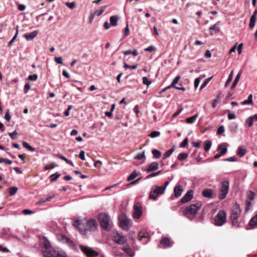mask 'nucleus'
Returning <instances> with one entry per match:
<instances>
[{
  "label": "nucleus",
  "mask_w": 257,
  "mask_h": 257,
  "mask_svg": "<svg viewBox=\"0 0 257 257\" xmlns=\"http://www.w3.org/2000/svg\"><path fill=\"white\" fill-rule=\"evenodd\" d=\"M241 75V71L238 72L237 74L236 75L231 86V89H233L237 85V84L240 79Z\"/></svg>",
  "instance_id": "23"
},
{
  "label": "nucleus",
  "mask_w": 257,
  "mask_h": 257,
  "mask_svg": "<svg viewBox=\"0 0 257 257\" xmlns=\"http://www.w3.org/2000/svg\"><path fill=\"white\" fill-rule=\"evenodd\" d=\"M55 195H53L52 196H50L46 198L45 199L42 198V199H40L39 201H38L36 203V204L37 205H41V204L44 203L46 202H49L55 197Z\"/></svg>",
  "instance_id": "22"
},
{
  "label": "nucleus",
  "mask_w": 257,
  "mask_h": 257,
  "mask_svg": "<svg viewBox=\"0 0 257 257\" xmlns=\"http://www.w3.org/2000/svg\"><path fill=\"white\" fill-rule=\"evenodd\" d=\"M114 241L119 244H122L126 241V237L124 236L120 235L118 232L116 233L115 235L113 237Z\"/></svg>",
  "instance_id": "14"
},
{
  "label": "nucleus",
  "mask_w": 257,
  "mask_h": 257,
  "mask_svg": "<svg viewBox=\"0 0 257 257\" xmlns=\"http://www.w3.org/2000/svg\"><path fill=\"white\" fill-rule=\"evenodd\" d=\"M129 32H130L129 29H128V25L127 24L125 28L123 31V37H127L129 34Z\"/></svg>",
  "instance_id": "48"
},
{
  "label": "nucleus",
  "mask_w": 257,
  "mask_h": 257,
  "mask_svg": "<svg viewBox=\"0 0 257 257\" xmlns=\"http://www.w3.org/2000/svg\"><path fill=\"white\" fill-rule=\"evenodd\" d=\"M228 118L229 119H233L235 118V115L234 113L229 111L228 113Z\"/></svg>",
  "instance_id": "61"
},
{
  "label": "nucleus",
  "mask_w": 257,
  "mask_h": 257,
  "mask_svg": "<svg viewBox=\"0 0 257 257\" xmlns=\"http://www.w3.org/2000/svg\"><path fill=\"white\" fill-rule=\"evenodd\" d=\"M156 50V48L154 47L153 46H150L148 47V48H146L145 49V51H148V52H153L154 51H155Z\"/></svg>",
  "instance_id": "57"
},
{
  "label": "nucleus",
  "mask_w": 257,
  "mask_h": 257,
  "mask_svg": "<svg viewBox=\"0 0 257 257\" xmlns=\"http://www.w3.org/2000/svg\"><path fill=\"white\" fill-rule=\"evenodd\" d=\"M225 131L224 127L223 125L219 126L217 130V134L220 135L223 134Z\"/></svg>",
  "instance_id": "47"
},
{
  "label": "nucleus",
  "mask_w": 257,
  "mask_h": 257,
  "mask_svg": "<svg viewBox=\"0 0 257 257\" xmlns=\"http://www.w3.org/2000/svg\"><path fill=\"white\" fill-rule=\"evenodd\" d=\"M30 89V85L27 83L25 84L24 88V91L25 93H27Z\"/></svg>",
  "instance_id": "56"
},
{
  "label": "nucleus",
  "mask_w": 257,
  "mask_h": 257,
  "mask_svg": "<svg viewBox=\"0 0 257 257\" xmlns=\"http://www.w3.org/2000/svg\"><path fill=\"white\" fill-rule=\"evenodd\" d=\"M253 119H252V117L250 116L246 119L245 123L248 127H251L253 125Z\"/></svg>",
  "instance_id": "42"
},
{
  "label": "nucleus",
  "mask_w": 257,
  "mask_h": 257,
  "mask_svg": "<svg viewBox=\"0 0 257 257\" xmlns=\"http://www.w3.org/2000/svg\"><path fill=\"white\" fill-rule=\"evenodd\" d=\"M197 117L198 114H195L194 116L187 118L186 121L188 123H192L195 122Z\"/></svg>",
  "instance_id": "33"
},
{
  "label": "nucleus",
  "mask_w": 257,
  "mask_h": 257,
  "mask_svg": "<svg viewBox=\"0 0 257 257\" xmlns=\"http://www.w3.org/2000/svg\"><path fill=\"white\" fill-rule=\"evenodd\" d=\"M188 144V139L186 138L183 142L180 144V148H185Z\"/></svg>",
  "instance_id": "54"
},
{
  "label": "nucleus",
  "mask_w": 257,
  "mask_h": 257,
  "mask_svg": "<svg viewBox=\"0 0 257 257\" xmlns=\"http://www.w3.org/2000/svg\"><path fill=\"white\" fill-rule=\"evenodd\" d=\"M98 220L100 226L105 230L109 231L111 229L112 222L109 215L107 213H99L98 215Z\"/></svg>",
  "instance_id": "4"
},
{
  "label": "nucleus",
  "mask_w": 257,
  "mask_h": 257,
  "mask_svg": "<svg viewBox=\"0 0 257 257\" xmlns=\"http://www.w3.org/2000/svg\"><path fill=\"white\" fill-rule=\"evenodd\" d=\"M211 145H212V143L210 141H205L204 142V150L206 152H208L211 147Z\"/></svg>",
  "instance_id": "28"
},
{
  "label": "nucleus",
  "mask_w": 257,
  "mask_h": 257,
  "mask_svg": "<svg viewBox=\"0 0 257 257\" xmlns=\"http://www.w3.org/2000/svg\"><path fill=\"white\" fill-rule=\"evenodd\" d=\"M159 168V163L157 162H153L150 164L148 168L146 169L147 172H150L157 170Z\"/></svg>",
  "instance_id": "20"
},
{
  "label": "nucleus",
  "mask_w": 257,
  "mask_h": 257,
  "mask_svg": "<svg viewBox=\"0 0 257 257\" xmlns=\"http://www.w3.org/2000/svg\"><path fill=\"white\" fill-rule=\"evenodd\" d=\"M169 183V181H166L163 186H155V189H154V190L156 191L157 193L158 194H162L164 193V191Z\"/></svg>",
  "instance_id": "16"
},
{
  "label": "nucleus",
  "mask_w": 257,
  "mask_h": 257,
  "mask_svg": "<svg viewBox=\"0 0 257 257\" xmlns=\"http://www.w3.org/2000/svg\"><path fill=\"white\" fill-rule=\"evenodd\" d=\"M142 178H139V179H137L136 180H135V181H132V182H131L130 183L127 184L126 185V186L127 187H128V186H131V185L136 184H137V183H138V182L141 180V179Z\"/></svg>",
  "instance_id": "55"
},
{
  "label": "nucleus",
  "mask_w": 257,
  "mask_h": 257,
  "mask_svg": "<svg viewBox=\"0 0 257 257\" xmlns=\"http://www.w3.org/2000/svg\"><path fill=\"white\" fill-rule=\"evenodd\" d=\"M255 194L253 192L250 191L247 196V200L252 201L254 198Z\"/></svg>",
  "instance_id": "45"
},
{
  "label": "nucleus",
  "mask_w": 257,
  "mask_h": 257,
  "mask_svg": "<svg viewBox=\"0 0 257 257\" xmlns=\"http://www.w3.org/2000/svg\"><path fill=\"white\" fill-rule=\"evenodd\" d=\"M143 82L144 84L147 85V86H149L152 83V82L150 80H149L147 77H143Z\"/></svg>",
  "instance_id": "51"
},
{
  "label": "nucleus",
  "mask_w": 257,
  "mask_h": 257,
  "mask_svg": "<svg viewBox=\"0 0 257 257\" xmlns=\"http://www.w3.org/2000/svg\"><path fill=\"white\" fill-rule=\"evenodd\" d=\"M241 212L239 204L235 203L231 209L230 216L231 225L235 228L241 227L244 224L243 219L240 218Z\"/></svg>",
  "instance_id": "2"
},
{
  "label": "nucleus",
  "mask_w": 257,
  "mask_h": 257,
  "mask_svg": "<svg viewBox=\"0 0 257 257\" xmlns=\"http://www.w3.org/2000/svg\"><path fill=\"white\" fill-rule=\"evenodd\" d=\"M41 240L43 243L42 251L44 257H55L50 251L51 244L48 238L43 236Z\"/></svg>",
  "instance_id": "7"
},
{
  "label": "nucleus",
  "mask_w": 257,
  "mask_h": 257,
  "mask_svg": "<svg viewBox=\"0 0 257 257\" xmlns=\"http://www.w3.org/2000/svg\"><path fill=\"white\" fill-rule=\"evenodd\" d=\"M80 248L87 256L89 257L96 256L98 254V252L97 251L88 246L80 245Z\"/></svg>",
  "instance_id": "9"
},
{
  "label": "nucleus",
  "mask_w": 257,
  "mask_h": 257,
  "mask_svg": "<svg viewBox=\"0 0 257 257\" xmlns=\"http://www.w3.org/2000/svg\"><path fill=\"white\" fill-rule=\"evenodd\" d=\"M38 31H34L31 33L25 34L24 37L27 41L32 40L38 35Z\"/></svg>",
  "instance_id": "19"
},
{
  "label": "nucleus",
  "mask_w": 257,
  "mask_h": 257,
  "mask_svg": "<svg viewBox=\"0 0 257 257\" xmlns=\"http://www.w3.org/2000/svg\"><path fill=\"white\" fill-rule=\"evenodd\" d=\"M55 253L56 254L57 257H66L67 256L66 253L62 250L58 251L57 253L56 252V251H55Z\"/></svg>",
  "instance_id": "44"
},
{
  "label": "nucleus",
  "mask_w": 257,
  "mask_h": 257,
  "mask_svg": "<svg viewBox=\"0 0 257 257\" xmlns=\"http://www.w3.org/2000/svg\"><path fill=\"white\" fill-rule=\"evenodd\" d=\"M22 144H23V146L25 148H26V149H27L28 150H29L30 151L34 152L35 151V148H34L33 147H32L30 145H29V144L27 142H23Z\"/></svg>",
  "instance_id": "37"
},
{
  "label": "nucleus",
  "mask_w": 257,
  "mask_h": 257,
  "mask_svg": "<svg viewBox=\"0 0 257 257\" xmlns=\"http://www.w3.org/2000/svg\"><path fill=\"white\" fill-rule=\"evenodd\" d=\"M38 79V75L36 74L29 76L28 79L31 81H36Z\"/></svg>",
  "instance_id": "50"
},
{
  "label": "nucleus",
  "mask_w": 257,
  "mask_h": 257,
  "mask_svg": "<svg viewBox=\"0 0 257 257\" xmlns=\"http://www.w3.org/2000/svg\"><path fill=\"white\" fill-rule=\"evenodd\" d=\"M135 231H131L129 233V236H130L131 239L133 241V242L135 241Z\"/></svg>",
  "instance_id": "64"
},
{
  "label": "nucleus",
  "mask_w": 257,
  "mask_h": 257,
  "mask_svg": "<svg viewBox=\"0 0 257 257\" xmlns=\"http://www.w3.org/2000/svg\"><path fill=\"white\" fill-rule=\"evenodd\" d=\"M18 188L17 187H11L9 188L8 191L11 196L14 195L17 192Z\"/></svg>",
  "instance_id": "30"
},
{
  "label": "nucleus",
  "mask_w": 257,
  "mask_h": 257,
  "mask_svg": "<svg viewBox=\"0 0 257 257\" xmlns=\"http://www.w3.org/2000/svg\"><path fill=\"white\" fill-rule=\"evenodd\" d=\"M226 222V213L223 210H219L214 218V224L221 226Z\"/></svg>",
  "instance_id": "6"
},
{
  "label": "nucleus",
  "mask_w": 257,
  "mask_h": 257,
  "mask_svg": "<svg viewBox=\"0 0 257 257\" xmlns=\"http://www.w3.org/2000/svg\"><path fill=\"white\" fill-rule=\"evenodd\" d=\"M56 166H57V165H56V163H51L50 164L46 165L45 166L44 169H45V170H50V169H52L54 168Z\"/></svg>",
  "instance_id": "43"
},
{
  "label": "nucleus",
  "mask_w": 257,
  "mask_h": 257,
  "mask_svg": "<svg viewBox=\"0 0 257 257\" xmlns=\"http://www.w3.org/2000/svg\"><path fill=\"white\" fill-rule=\"evenodd\" d=\"M256 19L254 18V17H251L250 18V22L249 24V27L250 29H253L255 24Z\"/></svg>",
  "instance_id": "40"
},
{
  "label": "nucleus",
  "mask_w": 257,
  "mask_h": 257,
  "mask_svg": "<svg viewBox=\"0 0 257 257\" xmlns=\"http://www.w3.org/2000/svg\"><path fill=\"white\" fill-rule=\"evenodd\" d=\"M158 194L157 193L156 191H155L154 190L152 191H151L149 195V198L151 199L155 200L156 199L157 196Z\"/></svg>",
  "instance_id": "41"
},
{
  "label": "nucleus",
  "mask_w": 257,
  "mask_h": 257,
  "mask_svg": "<svg viewBox=\"0 0 257 257\" xmlns=\"http://www.w3.org/2000/svg\"><path fill=\"white\" fill-rule=\"evenodd\" d=\"M152 153L154 156V157L156 159H159L161 156V153L160 151L158 150L154 149L152 150Z\"/></svg>",
  "instance_id": "36"
},
{
  "label": "nucleus",
  "mask_w": 257,
  "mask_h": 257,
  "mask_svg": "<svg viewBox=\"0 0 257 257\" xmlns=\"http://www.w3.org/2000/svg\"><path fill=\"white\" fill-rule=\"evenodd\" d=\"M220 102V100L218 99H214L212 103V106L213 108H215L217 104Z\"/></svg>",
  "instance_id": "63"
},
{
  "label": "nucleus",
  "mask_w": 257,
  "mask_h": 257,
  "mask_svg": "<svg viewBox=\"0 0 257 257\" xmlns=\"http://www.w3.org/2000/svg\"><path fill=\"white\" fill-rule=\"evenodd\" d=\"M246 152V150L244 147H240L238 149V150L237 152V155L239 157H242L245 155Z\"/></svg>",
  "instance_id": "24"
},
{
  "label": "nucleus",
  "mask_w": 257,
  "mask_h": 257,
  "mask_svg": "<svg viewBox=\"0 0 257 257\" xmlns=\"http://www.w3.org/2000/svg\"><path fill=\"white\" fill-rule=\"evenodd\" d=\"M139 239L143 241V243H147L150 240V235L148 232L145 230H141L138 235Z\"/></svg>",
  "instance_id": "11"
},
{
  "label": "nucleus",
  "mask_w": 257,
  "mask_h": 257,
  "mask_svg": "<svg viewBox=\"0 0 257 257\" xmlns=\"http://www.w3.org/2000/svg\"><path fill=\"white\" fill-rule=\"evenodd\" d=\"M65 5L71 9H73L75 8V5L74 3L66 2Z\"/></svg>",
  "instance_id": "52"
},
{
  "label": "nucleus",
  "mask_w": 257,
  "mask_h": 257,
  "mask_svg": "<svg viewBox=\"0 0 257 257\" xmlns=\"http://www.w3.org/2000/svg\"><path fill=\"white\" fill-rule=\"evenodd\" d=\"M162 175V171H158L155 173H153L150 175H148V176H147V177H155L156 176H158V175Z\"/></svg>",
  "instance_id": "53"
},
{
  "label": "nucleus",
  "mask_w": 257,
  "mask_h": 257,
  "mask_svg": "<svg viewBox=\"0 0 257 257\" xmlns=\"http://www.w3.org/2000/svg\"><path fill=\"white\" fill-rule=\"evenodd\" d=\"M248 224L252 227L257 224V213L250 220Z\"/></svg>",
  "instance_id": "26"
},
{
  "label": "nucleus",
  "mask_w": 257,
  "mask_h": 257,
  "mask_svg": "<svg viewBox=\"0 0 257 257\" xmlns=\"http://www.w3.org/2000/svg\"><path fill=\"white\" fill-rule=\"evenodd\" d=\"M174 150H174V148L172 147L171 149H170L169 150L166 152L164 153V154L163 155V159H166L167 158H168L169 157H170L171 155V154L173 153Z\"/></svg>",
  "instance_id": "29"
},
{
  "label": "nucleus",
  "mask_w": 257,
  "mask_h": 257,
  "mask_svg": "<svg viewBox=\"0 0 257 257\" xmlns=\"http://www.w3.org/2000/svg\"><path fill=\"white\" fill-rule=\"evenodd\" d=\"M180 78V76H177L173 80L172 84L170 85V87L175 88V87H176V84L178 83Z\"/></svg>",
  "instance_id": "39"
},
{
  "label": "nucleus",
  "mask_w": 257,
  "mask_h": 257,
  "mask_svg": "<svg viewBox=\"0 0 257 257\" xmlns=\"http://www.w3.org/2000/svg\"><path fill=\"white\" fill-rule=\"evenodd\" d=\"M160 135V132L159 131L152 132L149 136L152 138H154L159 137Z\"/></svg>",
  "instance_id": "46"
},
{
  "label": "nucleus",
  "mask_w": 257,
  "mask_h": 257,
  "mask_svg": "<svg viewBox=\"0 0 257 257\" xmlns=\"http://www.w3.org/2000/svg\"><path fill=\"white\" fill-rule=\"evenodd\" d=\"M59 239L64 242L67 243L71 246H74L75 245L74 242L64 235H60L59 236Z\"/></svg>",
  "instance_id": "18"
},
{
  "label": "nucleus",
  "mask_w": 257,
  "mask_h": 257,
  "mask_svg": "<svg viewBox=\"0 0 257 257\" xmlns=\"http://www.w3.org/2000/svg\"><path fill=\"white\" fill-rule=\"evenodd\" d=\"M194 192L192 190H189L181 198L180 202L185 203L190 201L193 197Z\"/></svg>",
  "instance_id": "13"
},
{
  "label": "nucleus",
  "mask_w": 257,
  "mask_h": 257,
  "mask_svg": "<svg viewBox=\"0 0 257 257\" xmlns=\"http://www.w3.org/2000/svg\"><path fill=\"white\" fill-rule=\"evenodd\" d=\"M201 193L203 197L209 199L213 198L215 195L214 190L208 188L203 189Z\"/></svg>",
  "instance_id": "15"
},
{
  "label": "nucleus",
  "mask_w": 257,
  "mask_h": 257,
  "mask_svg": "<svg viewBox=\"0 0 257 257\" xmlns=\"http://www.w3.org/2000/svg\"><path fill=\"white\" fill-rule=\"evenodd\" d=\"M224 161H228V162H235L237 161V158L233 156V157H231L230 158L225 159L224 160Z\"/></svg>",
  "instance_id": "59"
},
{
  "label": "nucleus",
  "mask_w": 257,
  "mask_h": 257,
  "mask_svg": "<svg viewBox=\"0 0 257 257\" xmlns=\"http://www.w3.org/2000/svg\"><path fill=\"white\" fill-rule=\"evenodd\" d=\"M55 62L59 64H61L63 63L62 58L61 57H55L54 58Z\"/></svg>",
  "instance_id": "62"
},
{
  "label": "nucleus",
  "mask_w": 257,
  "mask_h": 257,
  "mask_svg": "<svg viewBox=\"0 0 257 257\" xmlns=\"http://www.w3.org/2000/svg\"><path fill=\"white\" fill-rule=\"evenodd\" d=\"M233 71H231L228 76V77L225 83L224 87L225 88H226L228 86L229 84L231 81L232 78H233Z\"/></svg>",
  "instance_id": "31"
},
{
  "label": "nucleus",
  "mask_w": 257,
  "mask_h": 257,
  "mask_svg": "<svg viewBox=\"0 0 257 257\" xmlns=\"http://www.w3.org/2000/svg\"><path fill=\"white\" fill-rule=\"evenodd\" d=\"M78 156L82 160H85V152L83 150H81Z\"/></svg>",
  "instance_id": "58"
},
{
  "label": "nucleus",
  "mask_w": 257,
  "mask_h": 257,
  "mask_svg": "<svg viewBox=\"0 0 257 257\" xmlns=\"http://www.w3.org/2000/svg\"><path fill=\"white\" fill-rule=\"evenodd\" d=\"M212 78V77H209L207 79H206L202 83V84L201 85V86L200 87V89L199 90H201L202 89H203L204 87H205L206 86V85L208 84V83L209 82V81L211 80V79Z\"/></svg>",
  "instance_id": "34"
},
{
  "label": "nucleus",
  "mask_w": 257,
  "mask_h": 257,
  "mask_svg": "<svg viewBox=\"0 0 257 257\" xmlns=\"http://www.w3.org/2000/svg\"><path fill=\"white\" fill-rule=\"evenodd\" d=\"M174 242L171 241L170 239L167 237H163L160 241V244L162 245L163 248H169L173 246Z\"/></svg>",
  "instance_id": "12"
},
{
  "label": "nucleus",
  "mask_w": 257,
  "mask_h": 257,
  "mask_svg": "<svg viewBox=\"0 0 257 257\" xmlns=\"http://www.w3.org/2000/svg\"><path fill=\"white\" fill-rule=\"evenodd\" d=\"M188 156L187 153H180L178 155L177 159L180 161H183L188 157Z\"/></svg>",
  "instance_id": "35"
},
{
  "label": "nucleus",
  "mask_w": 257,
  "mask_h": 257,
  "mask_svg": "<svg viewBox=\"0 0 257 257\" xmlns=\"http://www.w3.org/2000/svg\"><path fill=\"white\" fill-rule=\"evenodd\" d=\"M143 214L142 207L140 204L138 203L134 205L133 217L138 219L141 217Z\"/></svg>",
  "instance_id": "10"
},
{
  "label": "nucleus",
  "mask_w": 257,
  "mask_h": 257,
  "mask_svg": "<svg viewBox=\"0 0 257 257\" xmlns=\"http://www.w3.org/2000/svg\"><path fill=\"white\" fill-rule=\"evenodd\" d=\"M105 8H106V6L102 7L99 9L95 11V12L94 13L93 15L95 16H97L101 15L105 11Z\"/></svg>",
  "instance_id": "32"
},
{
  "label": "nucleus",
  "mask_w": 257,
  "mask_h": 257,
  "mask_svg": "<svg viewBox=\"0 0 257 257\" xmlns=\"http://www.w3.org/2000/svg\"><path fill=\"white\" fill-rule=\"evenodd\" d=\"M122 250L127 253L129 256L133 257L135 255V252L133 251L128 245H126L122 248Z\"/></svg>",
  "instance_id": "21"
},
{
  "label": "nucleus",
  "mask_w": 257,
  "mask_h": 257,
  "mask_svg": "<svg viewBox=\"0 0 257 257\" xmlns=\"http://www.w3.org/2000/svg\"><path fill=\"white\" fill-rule=\"evenodd\" d=\"M145 158V152L143 151L142 153L137 154L135 157L134 159L136 160H141L142 159Z\"/></svg>",
  "instance_id": "38"
},
{
  "label": "nucleus",
  "mask_w": 257,
  "mask_h": 257,
  "mask_svg": "<svg viewBox=\"0 0 257 257\" xmlns=\"http://www.w3.org/2000/svg\"><path fill=\"white\" fill-rule=\"evenodd\" d=\"M202 206V202L197 201L186 206L182 211L183 215L192 220Z\"/></svg>",
  "instance_id": "3"
},
{
  "label": "nucleus",
  "mask_w": 257,
  "mask_h": 257,
  "mask_svg": "<svg viewBox=\"0 0 257 257\" xmlns=\"http://www.w3.org/2000/svg\"><path fill=\"white\" fill-rule=\"evenodd\" d=\"M182 187L180 185H176L174 188V194L176 198L181 196L183 192Z\"/></svg>",
  "instance_id": "17"
},
{
  "label": "nucleus",
  "mask_w": 257,
  "mask_h": 257,
  "mask_svg": "<svg viewBox=\"0 0 257 257\" xmlns=\"http://www.w3.org/2000/svg\"><path fill=\"white\" fill-rule=\"evenodd\" d=\"M229 182L227 181L221 182L219 185L218 198L220 200L225 198L229 190Z\"/></svg>",
  "instance_id": "8"
},
{
  "label": "nucleus",
  "mask_w": 257,
  "mask_h": 257,
  "mask_svg": "<svg viewBox=\"0 0 257 257\" xmlns=\"http://www.w3.org/2000/svg\"><path fill=\"white\" fill-rule=\"evenodd\" d=\"M251 201H252L251 200H247L246 201V206H245V211H247L248 210H249L250 207L251 205Z\"/></svg>",
  "instance_id": "49"
},
{
  "label": "nucleus",
  "mask_w": 257,
  "mask_h": 257,
  "mask_svg": "<svg viewBox=\"0 0 257 257\" xmlns=\"http://www.w3.org/2000/svg\"><path fill=\"white\" fill-rule=\"evenodd\" d=\"M209 31L210 34L212 35L213 34V31H214L215 33H217L220 31V29L219 28L217 27L216 25H213L210 27Z\"/></svg>",
  "instance_id": "27"
},
{
  "label": "nucleus",
  "mask_w": 257,
  "mask_h": 257,
  "mask_svg": "<svg viewBox=\"0 0 257 257\" xmlns=\"http://www.w3.org/2000/svg\"><path fill=\"white\" fill-rule=\"evenodd\" d=\"M200 82V79L199 78H196L194 80V88L196 89L199 86V84Z\"/></svg>",
  "instance_id": "60"
},
{
  "label": "nucleus",
  "mask_w": 257,
  "mask_h": 257,
  "mask_svg": "<svg viewBox=\"0 0 257 257\" xmlns=\"http://www.w3.org/2000/svg\"><path fill=\"white\" fill-rule=\"evenodd\" d=\"M119 17L117 16H112L110 18V24L113 26H116L117 25V21Z\"/></svg>",
  "instance_id": "25"
},
{
  "label": "nucleus",
  "mask_w": 257,
  "mask_h": 257,
  "mask_svg": "<svg viewBox=\"0 0 257 257\" xmlns=\"http://www.w3.org/2000/svg\"><path fill=\"white\" fill-rule=\"evenodd\" d=\"M73 225L82 234H85L87 231H94L97 230L98 223L95 219L87 220L86 224L83 223L80 219H76Z\"/></svg>",
  "instance_id": "1"
},
{
  "label": "nucleus",
  "mask_w": 257,
  "mask_h": 257,
  "mask_svg": "<svg viewBox=\"0 0 257 257\" xmlns=\"http://www.w3.org/2000/svg\"><path fill=\"white\" fill-rule=\"evenodd\" d=\"M119 226L124 230H128L132 225V222L125 214L122 213L118 218Z\"/></svg>",
  "instance_id": "5"
}]
</instances>
